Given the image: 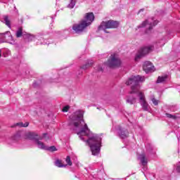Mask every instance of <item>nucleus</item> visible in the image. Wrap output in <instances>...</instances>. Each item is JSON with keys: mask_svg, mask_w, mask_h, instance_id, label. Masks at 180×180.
Segmentation results:
<instances>
[{"mask_svg": "<svg viewBox=\"0 0 180 180\" xmlns=\"http://www.w3.org/2000/svg\"><path fill=\"white\" fill-rule=\"evenodd\" d=\"M69 124L75 127L76 130H79L77 132V134L80 137L81 140H84V136L89 138L86 143H88L93 155H98L101 152L102 139L91 132L88 125L84 120V113L79 110L76 111L70 117Z\"/></svg>", "mask_w": 180, "mask_h": 180, "instance_id": "nucleus-1", "label": "nucleus"}, {"mask_svg": "<svg viewBox=\"0 0 180 180\" xmlns=\"http://www.w3.org/2000/svg\"><path fill=\"white\" fill-rule=\"evenodd\" d=\"M94 20H95L94 13H86L84 19L80 21L79 24L74 25L72 29L76 33H81V32H84L88 26H90Z\"/></svg>", "mask_w": 180, "mask_h": 180, "instance_id": "nucleus-2", "label": "nucleus"}, {"mask_svg": "<svg viewBox=\"0 0 180 180\" xmlns=\"http://www.w3.org/2000/svg\"><path fill=\"white\" fill-rule=\"evenodd\" d=\"M146 77L140 75L131 76L126 82V85H132L131 87V91L130 94H135L137 95L140 91V86H139V82H144Z\"/></svg>", "mask_w": 180, "mask_h": 180, "instance_id": "nucleus-3", "label": "nucleus"}, {"mask_svg": "<svg viewBox=\"0 0 180 180\" xmlns=\"http://www.w3.org/2000/svg\"><path fill=\"white\" fill-rule=\"evenodd\" d=\"M108 67L110 68H117L122 65V60L119 58V56L113 53L110 56V58L106 63Z\"/></svg>", "mask_w": 180, "mask_h": 180, "instance_id": "nucleus-4", "label": "nucleus"}, {"mask_svg": "<svg viewBox=\"0 0 180 180\" xmlns=\"http://www.w3.org/2000/svg\"><path fill=\"white\" fill-rule=\"evenodd\" d=\"M119 27V22L110 20L107 22H102L98 27V30H103L106 32V29H116Z\"/></svg>", "mask_w": 180, "mask_h": 180, "instance_id": "nucleus-5", "label": "nucleus"}, {"mask_svg": "<svg viewBox=\"0 0 180 180\" xmlns=\"http://www.w3.org/2000/svg\"><path fill=\"white\" fill-rule=\"evenodd\" d=\"M1 43H8L9 44H15V39L13 36L9 31H6L3 33H0V44Z\"/></svg>", "mask_w": 180, "mask_h": 180, "instance_id": "nucleus-6", "label": "nucleus"}, {"mask_svg": "<svg viewBox=\"0 0 180 180\" xmlns=\"http://www.w3.org/2000/svg\"><path fill=\"white\" fill-rule=\"evenodd\" d=\"M153 50H154V46L153 45H148V46L142 47L139 50L138 54L135 58L136 61H137V60H139V58L144 57V56H147V54H148L149 53H151Z\"/></svg>", "mask_w": 180, "mask_h": 180, "instance_id": "nucleus-7", "label": "nucleus"}, {"mask_svg": "<svg viewBox=\"0 0 180 180\" xmlns=\"http://www.w3.org/2000/svg\"><path fill=\"white\" fill-rule=\"evenodd\" d=\"M136 96H139V103L141 106H142L143 110H145V112H148V110H150V105H148V103H147V101L146 100V96H144V93L139 92L136 94Z\"/></svg>", "mask_w": 180, "mask_h": 180, "instance_id": "nucleus-8", "label": "nucleus"}, {"mask_svg": "<svg viewBox=\"0 0 180 180\" xmlns=\"http://www.w3.org/2000/svg\"><path fill=\"white\" fill-rule=\"evenodd\" d=\"M158 23V21L157 20L154 21V20L153 19H148L142 22V24L139 25V27H147V29L151 30V29H153V27H154V26H155V25H157Z\"/></svg>", "mask_w": 180, "mask_h": 180, "instance_id": "nucleus-9", "label": "nucleus"}, {"mask_svg": "<svg viewBox=\"0 0 180 180\" xmlns=\"http://www.w3.org/2000/svg\"><path fill=\"white\" fill-rule=\"evenodd\" d=\"M146 72H150V71H154V65L151 62L147 61L145 62L143 67Z\"/></svg>", "mask_w": 180, "mask_h": 180, "instance_id": "nucleus-10", "label": "nucleus"}, {"mask_svg": "<svg viewBox=\"0 0 180 180\" xmlns=\"http://www.w3.org/2000/svg\"><path fill=\"white\" fill-rule=\"evenodd\" d=\"M118 133L121 139H126L129 137V131H127V130L124 131L123 129H120Z\"/></svg>", "mask_w": 180, "mask_h": 180, "instance_id": "nucleus-11", "label": "nucleus"}, {"mask_svg": "<svg viewBox=\"0 0 180 180\" xmlns=\"http://www.w3.org/2000/svg\"><path fill=\"white\" fill-rule=\"evenodd\" d=\"M37 137V134L34 132H28L25 134V139H29V140H34Z\"/></svg>", "mask_w": 180, "mask_h": 180, "instance_id": "nucleus-12", "label": "nucleus"}, {"mask_svg": "<svg viewBox=\"0 0 180 180\" xmlns=\"http://www.w3.org/2000/svg\"><path fill=\"white\" fill-rule=\"evenodd\" d=\"M139 159L140 160L142 165L146 167L147 165V158H146V155L141 154L139 155Z\"/></svg>", "mask_w": 180, "mask_h": 180, "instance_id": "nucleus-13", "label": "nucleus"}, {"mask_svg": "<svg viewBox=\"0 0 180 180\" xmlns=\"http://www.w3.org/2000/svg\"><path fill=\"white\" fill-rule=\"evenodd\" d=\"M167 79H168L167 75L159 76L157 80V84H161L162 82H165V81H167Z\"/></svg>", "mask_w": 180, "mask_h": 180, "instance_id": "nucleus-14", "label": "nucleus"}, {"mask_svg": "<svg viewBox=\"0 0 180 180\" xmlns=\"http://www.w3.org/2000/svg\"><path fill=\"white\" fill-rule=\"evenodd\" d=\"M92 65H94V61L88 60L85 65L82 66V70H86L87 68H89V67H92Z\"/></svg>", "mask_w": 180, "mask_h": 180, "instance_id": "nucleus-15", "label": "nucleus"}, {"mask_svg": "<svg viewBox=\"0 0 180 180\" xmlns=\"http://www.w3.org/2000/svg\"><path fill=\"white\" fill-rule=\"evenodd\" d=\"M36 143L38 146L39 148L41 150H47V146H44V143L39 140L36 141Z\"/></svg>", "mask_w": 180, "mask_h": 180, "instance_id": "nucleus-16", "label": "nucleus"}, {"mask_svg": "<svg viewBox=\"0 0 180 180\" xmlns=\"http://www.w3.org/2000/svg\"><path fill=\"white\" fill-rule=\"evenodd\" d=\"M55 165H56V167H58V168H63V167H67V165H63V162H62L61 160H57L55 162Z\"/></svg>", "mask_w": 180, "mask_h": 180, "instance_id": "nucleus-17", "label": "nucleus"}, {"mask_svg": "<svg viewBox=\"0 0 180 180\" xmlns=\"http://www.w3.org/2000/svg\"><path fill=\"white\" fill-rule=\"evenodd\" d=\"M4 20L6 25V26H8V27H9V29H11V21L9 20V17H8V15H4Z\"/></svg>", "mask_w": 180, "mask_h": 180, "instance_id": "nucleus-18", "label": "nucleus"}, {"mask_svg": "<svg viewBox=\"0 0 180 180\" xmlns=\"http://www.w3.org/2000/svg\"><path fill=\"white\" fill-rule=\"evenodd\" d=\"M22 34H23V28L22 27H19L16 32L15 36L16 37H22Z\"/></svg>", "mask_w": 180, "mask_h": 180, "instance_id": "nucleus-19", "label": "nucleus"}, {"mask_svg": "<svg viewBox=\"0 0 180 180\" xmlns=\"http://www.w3.org/2000/svg\"><path fill=\"white\" fill-rule=\"evenodd\" d=\"M127 103H129L130 105H133V103H136V98L134 97H128L127 99Z\"/></svg>", "mask_w": 180, "mask_h": 180, "instance_id": "nucleus-20", "label": "nucleus"}, {"mask_svg": "<svg viewBox=\"0 0 180 180\" xmlns=\"http://www.w3.org/2000/svg\"><path fill=\"white\" fill-rule=\"evenodd\" d=\"M17 126H20V127H27V126H29V122H19L16 124Z\"/></svg>", "mask_w": 180, "mask_h": 180, "instance_id": "nucleus-21", "label": "nucleus"}, {"mask_svg": "<svg viewBox=\"0 0 180 180\" xmlns=\"http://www.w3.org/2000/svg\"><path fill=\"white\" fill-rule=\"evenodd\" d=\"M65 161L68 165H70V166L72 165V162H71V158L70 156H67Z\"/></svg>", "mask_w": 180, "mask_h": 180, "instance_id": "nucleus-22", "label": "nucleus"}, {"mask_svg": "<svg viewBox=\"0 0 180 180\" xmlns=\"http://www.w3.org/2000/svg\"><path fill=\"white\" fill-rule=\"evenodd\" d=\"M68 6L70 9H72V8H74V6H75V0H71L70 4Z\"/></svg>", "mask_w": 180, "mask_h": 180, "instance_id": "nucleus-23", "label": "nucleus"}, {"mask_svg": "<svg viewBox=\"0 0 180 180\" xmlns=\"http://www.w3.org/2000/svg\"><path fill=\"white\" fill-rule=\"evenodd\" d=\"M46 150H48L49 151H57L56 146H51L49 148L46 147Z\"/></svg>", "mask_w": 180, "mask_h": 180, "instance_id": "nucleus-24", "label": "nucleus"}, {"mask_svg": "<svg viewBox=\"0 0 180 180\" xmlns=\"http://www.w3.org/2000/svg\"><path fill=\"white\" fill-rule=\"evenodd\" d=\"M166 116H167V117H168L169 119H174V120L176 119V116L172 115H171V114L167 113V114H166Z\"/></svg>", "mask_w": 180, "mask_h": 180, "instance_id": "nucleus-25", "label": "nucleus"}, {"mask_svg": "<svg viewBox=\"0 0 180 180\" xmlns=\"http://www.w3.org/2000/svg\"><path fill=\"white\" fill-rule=\"evenodd\" d=\"M68 110H70V105H65L63 110H62V112H68Z\"/></svg>", "mask_w": 180, "mask_h": 180, "instance_id": "nucleus-26", "label": "nucleus"}, {"mask_svg": "<svg viewBox=\"0 0 180 180\" xmlns=\"http://www.w3.org/2000/svg\"><path fill=\"white\" fill-rule=\"evenodd\" d=\"M151 101L155 105V106H157V105H158V100L155 99V98H153Z\"/></svg>", "mask_w": 180, "mask_h": 180, "instance_id": "nucleus-27", "label": "nucleus"}, {"mask_svg": "<svg viewBox=\"0 0 180 180\" xmlns=\"http://www.w3.org/2000/svg\"><path fill=\"white\" fill-rule=\"evenodd\" d=\"M176 171H177V172H180V162L176 164Z\"/></svg>", "mask_w": 180, "mask_h": 180, "instance_id": "nucleus-28", "label": "nucleus"}, {"mask_svg": "<svg viewBox=\"0 0 180 180\" xmlns=\"http://www.w3.org/2000/svg\"><path fill=\"white\" fill-rule=\"evenodd\" d=\"M143 11H144V9H141V10L139 11V13H140V12H143Z\"/></svg>", "mask_w": 180, "mask_h": 180, "instance_id": "nucleus-29", "label": "nucleus"}, {"mask_svg": "<svg viewBox=\"0 0 180 180\" xmlns=\"http://www.w3.org/2000/svg\"><path fill=\"white\" fill-rule=\"evenodd\" d=\"M98 71H102V68H99L98 69Z\"/></svg>", "mask_w": 180, "mask_h": 180, "instance_id": "nucleus-30", "label": "nucleus"}, {"mask_svg": "<svg viewBox=\"0 0 180 180\" xmlns=\"http://www.w3.org/2000/svg\"><path fill=\"white\" fill-rule=\"evenodd\" d=\"M5 39H8V34H5Z\"/></svg>", "mask_w": 180, "mask_h": 180, "instance_id": "nucleus-31", "label": "nucleus"}, {"mask_svg": "<svg viewBox=\"0 0 180 180\" xmlns=\"http://www.w3.org/2000/svg\"><path fill=\"white\" fill-rule=\"evenodd\" d=\"M1 49H0V58H1Z\"/></svg>", "mask_w": 180, "mask_h": 180, "instance_id": "nucleus-32", "label": "nucleus"}, {"mask_svg": "<svg viewBox=\"0 0 180 180\" xmlns=\"http://www.w3.org/2000/svg\"><path fill=\"white\" fill-rule=\"evenodd\" d=\"M46 134H44V136H46Z\"/></svg>", "mask_w": 180, "mask_h": 180, "instance_id": "nucleus-33", "label": "nucleus"}]
</instances>
